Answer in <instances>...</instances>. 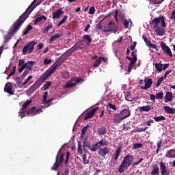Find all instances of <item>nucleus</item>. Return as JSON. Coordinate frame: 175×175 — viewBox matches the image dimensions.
Listing matches in <instances>:
<instances>
[{
    "mask_svg": "<svg viewBox=\"0 0 175 175\" xmlns=\"http://www.w3.org/2000/svg\"><path fill=\"white\" fill-rule=\"evenodd\" d=\"M36 2V0H33L31 4L27 8L24 13H23L19 18L14 23L11 31L8 32V35L5 37V43L8 42V40L12 39V35L16 33L18 29L21 27V25L24 24L25 20L29 17V14L33 12V10L36 8V5H33V3Z\"/></svg>",
    "mask_w": 175,
    "mask_h": 175,
    "instance_id": "1",
    "label": "nucleus"
},
{
    "mask_svg": "<svg viewBox=\"0 0 175 175\" xmlns=\"http://www.w3.org/2000/svg\"><path fill=\"white\" fill-rule=\"evenodd\" d=\"M66 20H68V15H66L64 18L59 21V23L57 24V27H61V25L65 23V21H66Z\"/></svg>",
    "mask_w": 175,
    "mask_h": 175,
    "instance_id": "47",
    "label": "nucleus"
},
{
    "mask_svg": "<svg viewBox=\"0 0 175 175\" xmlns=\"http://www.w3.org/2000/svg\"><path fill=\"white\" fill-rule=\"evenodd\" d=\"M64 157H65V154L64 153L61 154L59 156V151L56 157L55 163L52 167V170H58V167H59V165L62 163V162H64Z\"/></svg>",
    "mask_w": 175,
    "mask_h": 175,
    "instance_id": "6",
    "label": "nucleus"
},
{
    "mask_svg": "<svg viewBox=\"0 0 175 175\" xmlns=\"http://www.w3.org/2000/svg\"><path fill=\"white\" fill-rule=\"evenodd\" d=\"M28 73H29V70L26 69V70L23 72V75H21V79L22 80H24V79H25V77H27V75H28Z\"/></svg>",
    "mask_w": 175,
    "mask_h": 175,
    "instance_id": "50",
    "label": "nucleus"
},
{
    "mask_svg": "<svg viewBox=\"0 0 175 175\" xmlns=\"http://www.w3.org/2000/svg\"><path fill=\"white\" fill-rule=\"evenodd\" d=\"M16 68H17V67H16V66H14L13 67L12 71L8 75L10 77H12V76H13V75H14V73H16Z\"/></svg>",
    "mask_w": 175,
    "mask_h": 175,
    "instance_id": "59",
    "label": "nucleus"
},
{
    "mask_svg": "<svg viewBox=\"0 0 175 175\" xmlns=\"http://www.w3.org/2000/svg\"><path fill=\"white\" fill-rule=\"evenodd\" d=\"M98 155H100L103 158H106V155L110 153V148L105 147L103 148H100L98 151Z\"/></svg>",
    "mask_w": 175,
    "mask_h": 175,
    "instance_id": "12",
    "label": "nucleus"
},
{
    "mask_svg": "<svg viewBox=\"0 0 175 175\" xmlns=\"http://www.w3.org/2000/svg\"><path fill=\"white\" fill-rule=\"evenodd\" d=\"M143 147L142 144H134L133 146V150H137L139 148H142Z\"/></svg>",
    "mask_w": 175,
    "mask_h": 175,
    "instance_id": "48",
    "label": "nucleus"
},
{
    "mask_svg": "<svg viewBox=\"0 0 175 175\" xmlns=\"http://www.w3.org/2000/svg\"><path fill=\"white\" fill-rule=\"evenodd\" d=\"M44 83V74L42 75V77L38 79L30 88L29 91L30 92H35L38 88H39L40 86L42 85Z\"/></svg>",
    "mask_w": 175,
    "mask_h": 175,
    "instance_id": "8",
    "label": "nucleus"
},
{
    "mask_svg": "<svg viewBox=\"0 0 175 175\" xmlns=\"http://www.w3.org/2000/svg\"><path fill=\"white\" fill-rule=\"evenodd\" d=\"M131 57L126 56V59L130 61V63L129 64L128 67V72L129 73H131L132 72V66H135V64H136V62L137 61V55L135 54V51L131 52Z\"/></svg>",
    "mask_w": 175,
    "mask_h": 175,
    "instance_id": "5",
    "label": "nucleus"
},
{
    "mask_svg": "<svg viewBox=\"0 0 175 175\" xmlns=\"http://www.w3.org/2000/svg\"><path fill=\"white\" fill-rule=\"evenodd\" d=\"M33 64H35V62H33V61H28L27 62V69H28L29 72L30 70H32V66H33Z\"/></svg>",
    "mask_w": 175,
    "mask_h": 175,
    "instance_id": "44",
    "label": "nucleus"
},
{
    "mask_svg": "<svg viewBox=\"0 0 175 175\" xmlns=\"http://www.w3.org/2000/svg\"><path fill=\"white\" fill-rule=\"evenodd\" d=\"M83 150H85V147H88V148H91V146H90V144H87V138H85L84 141H83Z\"/></svg>",
    "mask_w": 175,
    "mask_h": 175,
    "instance_id": "53",
    "label": "nucleus"
},
{
    "mask_svg": "<svg viewBox=\"0 0 175 175\" xmlns=\"http://www.w3.org/2000/svg\"><path fill=\"white\" fill-rule=\"evenodd\" d=\"M51 85V81H46L44 85V90H48Z\"/></svg>",
    "mask_w": 175,
    "mask_h": 175,
    "instance_id": "55",
    "label": "nucleus"
},
{
    "mask_svg": "<svg viewBox=\"0 0 175 175\" xmlns=\"http://www.w3.org/2000/svg\"><path fill=\"white\" fill-rule=\"evenodd\" d=\"M155 31L159 36H163L165 33V29L160 27H157Z\"/></svg>",
    "mask_w": 175,
    "mask_h": 175,
    "instance_id": "30",
    "label": "nucleus"
},
{
    "mask_svg": "<svg viewBox=\"0 0 175 175\" xmlns=\"http://www.w3.org/2000/svg\"><path fill=\"white\" fill-rule=\"evenodd\" d=\"M153 120H154L156 122H159L160 121H165L166 120V118L163 116H160L154 117Z\"/></svg>",
    "mask_w": 175,
    "mask_h": 175,
    "instance_id": "35",
    "label": "nucleus"
},
{
    "mask_svg": "<svg viewBox=\"0 0 175 175\" xmlns=\"http://www.w3.org/2000/svg\"><path fill=\"white\" fill-rule=\"evenodd\" d=\"M32 28V25H28L26 27V29L23 31V35H27L28 32H29V31H31Z\"/></svg>",
    "mask_w": 175,
    "mask_h": 175,
    "instance_id": "43",
    "label": "nucleus"
},
{
    "mask_svg": "<svg viewBox=\"0 0 175 175\" xmlns=\"http://www.w3.org/2000/svg\"><path fill=\"white\" fill-rule=\"evenodd\" d=\"M170 18V20H174V21H175V10L174 11H172Z\"/></svg>",
    "mask_w": 175,
    "mask_h": 175,
    "instance_id": "64",
    "label": "nucleus"
},
{
    "mask_svg": "<svg viewBox=\"0 0 175 175\" xmlns=\"http://www.w3.org/2000/svg\"><path fill=\"white\" fill-rule=\"evenodd\" d=\"M99 148H100V146H99V144L97 142L95 144L90 146V150L92 151V152H95V151H96Z\"/></svg>",
    "mask_w": 175,
    "mask_h": 175,
    "instance_id": "29",
    "label": "nucleus"
},
{
    "mask_svg": "<svg viewBox=\"0 0 175 175\" xmlns=\"http://www.w3.org/2000/svg\"><path fill=\"white\" fill-rule=\"evenodd\" d=\"M156 99H163V92L156 94Z\"/></svg>",
    "mask_w": 175,
    "mask_h": 175,
    "instance_id": "51",
    "label": "nucleus"
},
{
    "mask_svg": "<svg viewBox=\"0 0 175 175\" xmlns=\"http://www.w3.org/2000/svg\"><path fill=\"white\" fill-rule=\"evenodd\" d=\"M98 146L101 147L102 146H108L109 142H107V140L106 139H102L99 142H97Z\"/></svg>",
    "mask_w": 175,
    "mask_h": 175,
    "instance_id": "36",
    "label": "nucleus"
},
{
    "mask_svg": "<svg viewBox=\"0 0 175 175\" xmlns=\"http://www.w3.org/2000/svg\"><path fill=\"white\" fill-rule=\"evenodd\" d=\"M161 50L170 57H173V53H172V49L166 45V43L161 42Z\"/></svg>",
    "mask_w": 175,
    "mask_h": 175,
    "instance_id": "9",
    "label": "nucleus"
},
{
    "mask_svg": "<svg viewBox=\"0 0 175 175\" xmlns=\"http://www.w3.org/2000/svg\"><path fill=\"white\" fill-rule=\"evenodd\" d=\"M75 80L72 79L71 80L68 81L65 86V88H72L76 85V82H73Z\"/></svg>",
    "mask_w": 175,
    "mask_h": 175,
    "instance_id": "27",
    "label": "nucleus"
},
{
    "mask_svg": "<svg viewBox=\"0 0 175 175\" xmlns=\"http://www.w3.org/2000/svg\"><path fill=\"white\" fill-rule=\"evenodd\" d=\"M120 116H122V118H120V121H124L126 118L131 116V111L129 110V107L127 109H124L120 112Z\"/></svg>",
    "mask_w": 175,
    "mask_h": 175,
    "instance_id": "10",
    "label": "nucleus"
},
{
    "mask_svg": "<svg viewBox=\"0 0 175 175\" xmlns=\"http://www.w3.org/2000/svg\"><path fill=\"white\" fill-rule=\"evenodd\" d=\"M100 64H102V62H101L100 57H99L97 59H96L94 64H93V66L94 68H98V66H99Z\"/></svg>",
    "mask_w": 175,
    "mask_h": 175,
    "instance_id": "42",
    "label": "nucleus"
},
{
    "mask_svg": "<svg viewBox=\"0 0 175 175\" xmlns=\"http://www.w3.org/2000/svg\"><path fill=\"white\" fill-rule=\"evenodd\" d=\"M107 28H109V29H104L103 30V32H111V31H113L114 29V28H118V27H117V25L116 24V23L113 22V21H110L108 23Z\"/></svg>",
    "mask_w": 175,
    "mask_h": 175,
    "instance_id": "13",
    "label": "nucleus"
},
{
    "mask_svg": "<svg viewBox=\"0 0 175 175\" xmlns=\"http://www.w3.org/2000/svg\"><path fill=\"white\" fill-rule=\"evenodd\" d=\"M154 66L158 72H162V68H163V64L161 63H156Z\"/></svg>",
    "mask_w": 175,
    "mask_h": 175,
    "instance_id": "39",
    "label": "nucleus"
},
{
    "mask_svg": "<svg viewBox=\"0 0 175 175\" xmlns=\"http://www.w3.org/2000/svg\"><path fill=\"white\" fill-rule=\"evenodd\" d=\"M31 103H32V100H27L24 104L22 105V109H21V113H23V111L25 110V109H26L27 107H28V106H29V105H31Z\"/></svg>",
    "mask_w": 175,
    "mask_h": 175,
    "instance_id": "28",
    "label": "nucleus"
},
{
    "mask_svg": "<svg viewBox=\"0 0 175 175\" xmlns=\"http://www.w3.org/2000/svg\"><path fill=\"white\" fill-rule=\"evenodd\" d=\"M47 95H49V93L47 92H44V108L49 107L50 106V103L53 102L54 100V98H51L49 100H47Z\"/></svg>",
    "mask_w": 175,
    "mask_h": 175,
    "instance_id": "20",
    "label": "nucleus"
},
{
    "mask_svg": "<svg viewBox=\"0 0 175 175\" xmlns=\"http://www.w3.org/2000/svg\"><path fill=\"white\" fill-rule=\"evenodd\" d=\"M145 85L142 86V90H148L152 85V79H148L144 80Z\"/></svg>",
    "mask_w": 175,
    "mask_h": 175,
    "instance_id": "18",
    "label": "nucleus"
},
{
    "mask_svg": "<svg viewBox=\"0 0 175 175\" xmlns=\"http://www.w3.org/2000/svg\"><path fill=\"white\" fill-rule=\"evenodd\" d=\"M98 134L99 135V136H103V135H106V127L103 126L98 129Z\"/></svg>",
    "mask_w": 175,
    "mask_h": 175,
    "instance_id": "32",
    "label": "nucleus"
},
{
    "mask_svg": "<svg viewBox=\"0 0 175 175\" xmlns=\"http://www.w3.org/2000/svg\"><path fill=\"white\" fill-rule=\"evenodd\" d=\"M95 14V7L92 6L89 10V14Z\"/></svg>",
    "mask_w": 175,
    "mask_h": 175,
    "instance_id": "58",
    "label": "nucleus"
},
{
    "mask_svg": "<svg viewBox=\"0 0 175 175\" xmlns=\"http://www.w3.org/2000/svg\"><path fill=\"white\" fill-rule=\"evenodd\" d=\"M161 23V27L163 28H166V22H165V17L160 15L159 17L155 18L152 21V24L154 28H158L159 27V23Z\"/></svg>",
    "mask_w": 175,
    "mask_h": 175,
    "instance_id": "4",
    "label": "nucleus"
},
{
    "mask_svg": "<svg viewBox=\"0 0 175 175\" xmlns=\"http://www.w3.org/2000/svg\"><path fill=\"white\" fill-rule=\"evenodd\" d=\"M163 110L167 114H174V113H175V109L174 108H172V107H169V106L163 107Z\"/></svg>",
    "mask_w": 175,
    "mask_h": 175,
    "instance_id": "22",
    "label": "nucleus"
},
{
    "mask_svg": "<svg viewBox=\"0 0 175 175\" xmlns=\"http://www.w3.org/2000/svg\"><path fill=\"white\" fill-rule=\"evenodd\" d=\"M31 79H32V76L30 75L27 79H25V83H22V85H26V84H28V82L29 81V80H31Z\"/></svg>",
    "mask_w": 175,
    "mask_h": 175,
    "instance_id": "60",
    "label": "nucleus"
},
{
    "mask_svg": "<svg viewBox=\"0 0 175 175\" xmlns=\"http://www.w3.org/2000/svg\"><path fill=\"white\" fill-rule=\"evenodd\" d=\"M82 159L84 165H88V163H90V160L87 159L86 154L82 155Z\"/></svg>",
    "mask_w": 175,
    "mask_h": 175,
    "instance_id": "40",
    "label": "nucleus"
},
{
    "mask_svg": "<svg viewBox=\"0 0 175 175\" xmlns=\"http://www.w3.org/2000/svg\"><path fill=\"white\" fill-rule=\"evenodd\" d=\"M163 142V139H160L157 144V149L156 150V154H158L159 152V150L161 149V147H162V143Z\"/></svg>",
    "mask_w": 175,
    "mask_h": 175,
    "instance_id": "37",
    "label": "nucleus"
},
{
    "mask_svg": "<svg viewBox=\"0 0 175 175\" xmlns=\"http://www.w3.org/2000/svg\"><path fill=\"white\" fill-rule=\"evenodd\" d=\"M122 118V115H120L119 113L115 114V118L113 119L114 124H121L122 120H120Z\"/></svg>",
    "mask_w": 175,
    "mask_h": 175,
    "instance_id": "24",
    "label": "nucleus"
},
{
    "mask_svg": "<svg viewBox=\"0 0 175 175\" xmlns=\"http://www.w3.org/2000/svg\"><path fill=\"white\" fill-rule=\"evenodd\" d=\"M12 90L13 86H12V83H6L4 88L5 92H7V94H10V95H14V92Z\"/></svg>",
    "mask_w": 175,
    "mask_h": 175,
    "instance_id": "16",
    "label": "nucleus"
},
{
    "mask_svg": "<svg viewBox=\"0 0 175 175\" xmlns=\"http://www.w3.org/2000/svg\"><path fill=\"white\" fill-rule=\"evenodd\" d=\"M163 81V77H161L157 81V87H159V85L162 84Z\"/></svg>",
    "mask_w": 175,
    "mask_h": 175,
    "instance_id": "56",
    "label": "nucleus"
},
{
    "mask_svg": "<svg viewBox=\"0 0 175 175\" xmlns=\"http://www.w3.org/2000/svg\"><path fill=\"white\" fill-rule=\"evenodd\" d=\"M83 38L84 39V40H87L88 46L91 44V42H92V38H91L90 35L85 34L83 36Z\"/></svg>",
    "mask_w": 175,
    "mask_h": 175,
    "instance_id": "33",
    "label": "nucleus"
},
{
    "mask_svg": "<svg viewBox=\"0 0 175 175\" xmlns=\"http://www.w3.org/2000/svg\"><path fill=\"white\" fill-rule=\"evenodd\" d=\"M55 69L53 68L51 66L45 72H44V80H47L49 77H50L54 72H55Z\"/></svg>",
    "mask_w": 175,
    "mask_h": 175,
    "instance_id": "17",
    "label": "nucleus"
},
{
    "mask_svg": "<svg viewBox=\"0 0 175 175\" xmlns=\"http://www.w3.org/2000/svg\"><path fill=\"white\" fill-rule=\"evenodd\" d=\"M165 0H161L160 1H157L156 0H150L149 5H159V3H162Z\"/></svg>",
    "mask_w": 175,
    "mask_h": 175,
    "instance_id": "41",
    "label": "nucleus"
},
{
    "mask_svg": "<svg viewBox=\"0 0 175 175\" xmlns=\"http://www.w3.org/2000/svg\"><path fill=\"white\" fill-rule=\"evenodd\" d=\"M136 44H137V43L136 42H134L133 44L130 45V49L131 51H133V50H135V49H136Z\"/></svg>",
    "mask_w": 175,
    "mask_h": 175,
    "instance_id": "62",
    "label": "nucleus"
},
{
    "mask_svg": "<svg viewBox=\"0 0 175 175\" xmlns=\"http://www.w3.org/2000/svg\"><path fill=\"white\" fill-rule=\"evenodd\" d=\"M160 170L161 173L163 175H169L170 174V172L167 168H166V165L163 162H160Z\"/></svg>",
    "mask_w": 175,
    "mask_h": 175,
    "instance_id": "15",
    "label": "nucleus"
},
{
    "mask_svg": "<svg viewBox=\"0 0 175 175\" xmlns=\"http://www.w3.org/2000/svg\"><path fill=\"white\" fill-rule=\"evenodd\" d=\"M121 147H119L116 151L115 153L113 154V158H114V161H117V159H118V157H120V155H121Z\"/></svg>",
    "mask_w": 175,
    "mask_h": 175,
    "instance_id": "25",
    "label": "nucleus"
},
{
    "mask_svg": "<svg viewBox=\"0 0 175 175\" xmlns=\"http://www.w3.org/2000/svg\"><path fill=\"white\" fill-rule=\"evenodd\" d=\"M44 20V15L37 17L34 21V25H37L38 23H41Z\"/></svg>",
    "mask_w": 175,
    "mask_h": 175,
    "instance_id": "34",
    "label": "nucleus"
},
{
    "mask_svg": "<svg viewBox=\"0 0 175 175\" xmlns=\"http://www.w3.org/2000/svg\"><path fill=\"white\" fill-rule=\"evenodd\" d=\"M145 43L147 44V46H149V44H151V41L147 38L146 36H142Z\"/></svg>",
    "mask_w": 175,
    "mask_h": 175,
    "instance_id": "52",
    "label": "nucleus"
},
{
    "mask_svg": "<svg viewBox=\"0 0 175 175\" xmlns=\"http://www.w3.org/2000/svg\"><path fill=\"white\" fill-rule=\"evenodd\" d=\"M133 156L127 155L126 156L123 161L121 162V165L118 167V172L120 173H124L125 172V169H128L132 165V162L133 161Z\"/></svg>",
    "mask_w": 175,
    "mask_h": 175,
    "instance_id": "2",
    "label": "nucleus"
},
{
    "mask_svg": "<svg viewBox=\"0 0 175 175\" xmlns=\"http://www.w3.org/2000/svg\"><path fill=\"white\" fill-rule=\"evenodd\" d=\"M99 109V107H94L92 109L90 110L87 113L84 118L85 121L86 120H90V118H92L95 116V113L96 111Z\"/></svg>",
    "mask_w": 175,
    "mask_h": 175,
    "instance_id": "11",
    "label": "nucleus"
},
{
    "mask_svg": "<svg viewBox=\"0 0 175 175\" xmlns=\"http://www.w3.org/2000/svg\"><path fill=\"white\" fill-rule=\"evenodd\" d=\"M53 60L50 59V57H47L44 59V65H50Z\"/></svg>",
    "mask_w": 175,
    "mask_h": 175,
    "instance_id": "54",
    "label": "nucleus"
},
{
    "mask_svg": "<svg viewBox=\"0 0 175 175\" xmlns=\"http://www.w3.org/2000/svg\"><path fill=\"white\" fill-rule=\"evenodd\" d=\"M66 59H64V57H59L53 65V68L57 70V68H59V66H61V65H62V64H64V62H65V60Z\"/></svg>",
    "mask_w": 175,
    "mask_h": 175,
    "instance_id": "14",
    "label": "nucleus"
},
{
    "mask_svg": "<svg viewBox=\"0 0 175 175\" xmlns=\"http://www.w3.org/2000/svg\"><path fill=\"white\" fill-rule=\"evenodd\" d=\"M152 170L151 172L152 175H159V167H158V165L154 164L152 166Z\"/></svg>",
    "mask_w": 175,
    "mask_h": 175,
    "instance_id": "23",
    "label": "nucleus"
},
{
    "mask_svg": "<svg viewBox=\"0 0 175 175\" xmlns=\"http://www.w3.org/2000/svg\"><path fill=\"white\" fill-rule=\"evenodd\" d=\"M129 23H132V21L131 19H123V25H124L125 28H128Z\"/></svg>",
    "mask_w": 175,
    "mask_h": 175,
    "instance_id": "46",
    "label": "nucleus"
},
{
    "mask_svg": "<svg viewBox=\"0 0 175 175\" xmlns=\"http://www.w3.org/2000/svg\"><path fill=\"white\" fill-rule=\"evenodd\" d=\"M62 14H64V11L62 10V8H60L58 10H57L56 12H54L53 13V20H55L57 18H60L61 16H62Z\"/></svg>",
    "mask_w": 175,
    "mask_h": 175,
    "instance_id": "19",
    "label": "nucleus"
},
{
    "mask_svg": "<svg viewBox=\"0 0 175 175\" xmlns=\"http://www.w3.org/2000/svg\"><path fill=\"white\" fill-rule=\"evenodd\" d=\"M147 129H148V127H145V128H138L135 130L133 131V132H146V131H147Z\"/></svg>",
    "mask_w": 175,
    "mask_h": 175,
    "instance_id": "49",
    "label": "nucleus"
},
{
    "mask_svg": "<svg viewBox=\"0 0 175 175\" xmlns=\"http://www.w3.org/2000/svg\"><path fill=\"white\" fill-rule=\"evenodd\" d=\"M59 38H61V34H59V33H56V34L53 35L51 38V39L49 40V43H51V42H54V40H55L56 39H58Z\"/></svg>",
    "mask_w": 175,
    "mask_h": 175,
    "instance_id": "38",
    "label": "nucleus"
},
{
    "mask_svg": "<svg viewBox=\"0 0 175 175\" xmlns=\"http://www.w3.org/2000/svg\"><path fill=\"white\" fill-rule=\"evenodd\" d=\"M105 18H107V16H105L104 18H103L96 25V28L97 29H102L103 28V25H100V23H102L103 21V20H105Z\"/></svg>",
    "mask_w": 175,
    "mask_h": 175,
    "instance_id": "45",
    "label": "nucleus"
},
{
    "mask_svg": "<svg viewBox=\"0 0 175 175\" xmlns=\"http://www.w3.org/2000/svg\"><path fill=\"white\" fill-rule=\"evenodd\" d=\"M35 44H36V42L31 41L29 42L26 46H25L23 49V54L25 55L27 52L29 53H32L33 51V47H35Z\"/></svg>",
    "mask_w": 175,
    "mask_h": 175,
    "instance_id": "7",
    "label": "nucleus"
},
{
    "mask_svg": "<svg viewBox=\"0 0 175 175\" xmlns=\"http://www.w3.org/2000/svg\"><path fill=\"white\" fill-rule=\"evenodd\" d=\"M78 152L79 154H83V149L81 148V144L80 143L78 144Z\"/></svg>",
    "mask_w": 175,
    "mask_h": 175,
    "instance_id": "61",
    "label": "nucleus"
},
{
    "mask_svg": "<svg viewBox=\"0 0 175 175\" xmlns=\"http://www.w3.org/2000/svg\"><path fill=\"white\" fill-rule=\"evenodd\" d=\"M40 113H43V110H42V109H36V107H33L25 112H19L18 116L19 117H21V118H23V117H25L27 114L28 116H36V114H39Z\"/></svg>",
    "mask_w": 175,
    "mask_h": 175,
    "instance_id": "3",
    "label": "nucleus"
},
{
    "mask_svg": "<svg viewBox=\"0 0 175 175\" xmlns=\"http://www.w3.org/2000/svg\"><path fill=\"white\" fill-rule=\"evenodd\" d=\"M49 31H50L49 33H51V35H53V33L54 32V31H55L54 27H53V25L51 23L49 24L46 28L44 29V32H49Z\"/></svg>",
    "mask_w": 175,
    "mask_h": 175,
    "instance_id": "26",
    "label": "nucleus"
},
{
    "mask_svg": "<svg viewBox=\"0 0 175 175\" xmlns=\"http://www.w3.org/2000/svg\"><path fill=\"white\" fill-rule=\"evenodd\" d=\"M74 81H76L77 84H79L81 83V81H84V79H82L81 77H79L76 79V78H73Z\"/></svg>",
    "mask_w": 175,
    "mask_h": 175,
    "instance_id": "57",
    "label": "nucleus"
},
{
    "mask_svg": "<svg viewBox=\"0 0 175 175\" xmlns=\"http://www.w3.org/2000/svg\"><path fill=\"white\" fill-rule=\"evenodd\" d=\"M109 109H112V110H117V107H116V105L111 104V103H109L108 105Z\"/></svg>",
    "mask_w": 175,
    "mask_h": 175,
    "instance_id": "63",
    "label": "nucleus"
},
{
    "mask_svg": "<svg viewBox=\"0 0 175 175\" xmlns=\"http://www.w3.org/2000/svg\"><path fill=\"white\" fill-rule=\"evenodd\" d=\"M151 109V105L142 106L139 107V111H150Z\"/></svg>",
    "mask_w": 175,
    "mask_h": 175,
    "instance_id": "31",
    "label": "nucleus"
},
{
    "mask_svg": "<svg viewBox=\"0 0 175 175\" xmlns=\"http://www.w3.org/2000/svg\"><path fill=\"white\" fill-rule=\"evenodd\" d=\"M165 102H172L173 101V93L172 92H167L166 95L164 97Z\"/></svg>",
    "mask_w": 175,
    "mask_h": 175,
    "instance_id": "21",
    "label": "nucleus"
}]
</instances>
